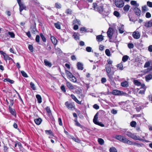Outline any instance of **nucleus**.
<instances>
[{
	"label": "nucleus",
	"mask_w": 152,
	"mask_h": 152,
	"mask_svg": "<svg viewBox=\"0 0 152 152\" xmlns=\"http://www.w3.org/2000/svg\"><path fill=\"white\" fill-rule=\"evenodd\" d=\"M107 74L111 73L112 72V68H113L112 66H111L110 65L108 64H106L105 66Z\"/></svg>",
	"instance_id": "5"
},
{
	"label": "nucleus",
	"mask_w": 152,
	"mask_h": 152,
	"mask_svg": "<svg viewBox=\"0 0 152 152\" xmlns=\"http://www.w3.org/2000/svg\"><path fill=\"white\" fill-rule=\"evenodd\" d=\"M46 134H52V132L51 130H47L45 131Z\"/></svg>",
	"instance_id": "62"
},
{
	"label": "nucleus",
	"mask_w": 152,
	"mask_h": 152,
	"mask_svg": "<svg viewBox=\"0 0 152 152\" xmlns=\"http://www.w3.org/2000/svg\"><path fill=\"white\" fill-rule=\"evenodd\" d=\"M145 79L147 82L149 80L152 79V75L151 74H149L148 75H146L145 76Z\"/></svg>",
	"instance_id": "21"
},
{
	"label": "nucleus",
	"mask_w": 152,
	"mask_h": 152,
	"mask_svg": "<svg viewBox=\"0 0 152 152\" xmlns=\"http://www.w3.org/2000/svg\"><path fill=\"white\" fill-rule=\"evenodd\" d=\"M71 137L72 139L76 142H79L80 141V140L78 138H76L72 136H71Z\"/></svg>",
	"instance_id": "48"
},
{
	"label": "nucleus",
	"mask_w": 152,
	"mask_h": 152,
	"mask_svg": "<svg viewBox=\"0 0 152 152\" xmlns=\"http://www.w3.org/2000/svg\"><path fill=\"white\" fill-rule=\"evenodd\" d=\"M66 13L68 15H71L72 14V11L70 9H67L66 12Z\"/></svg>",
	"instance_id": "58"
},
{
	"label": "nucleus",
	"mask_w": 152,
	"mask_h": 152,
	"mask_svg": "<svg viewBox=\"0 0 152 152\" xmlns=\"http://www.w3.org/2000/svg\"><path fill=\"white\" fill-rule=\"evenodd\" d=\"M129 58V57L125 55L123 57L122 60L124 62H125L127 61Z\"/></svg>",
	"instance_id": "35"
},
{
	"label": "nucleus",
	"mask_w": 152,
	"mask_h": 152,
	"mask_svg": "<svg viewBox=\"0 0 152 152\" xmlns=\"http://www.w3.org/2000/svg\"><path fill=\"white\" fill-rule=\"evenodd\" d=\"M128 48L130 49L133 48L134 46L132 43H129L128 45Z\"/></svg>",
	"instance_id": "59"
},
{
	"label": "nucleus",
	"mask_w": 152,
	"mask_h": 152,
	"mask_svg": "<svg viewBox=\"0 0 152 152\" xmlns=\"http://www.w3.org/2000/svg\"><path fill=\"white\" fill-rule=\"evenodd\" d=\"M98 113H97L95 115L94 118L93 120V121L94 123L95 124H96V123H97V122H98L97 121L98 117Z\"/></svg>",
	"instance_id": "26"
},
{
	"label": "nucleus",
	"mask_w": 152,
	"mask_h": 152,
	"mask_svg": "<svg viewBox=\"0 0 152 152\" xmlns=\"http://www.w3.org/2000/svg\"><path fill=\"white\" fill-rule=\"evenodd\" d=\"M117 67L120 70H122L123 69V65L121 64H119L117 65Z\"/></svg>",
	"instance_id": "43"
},
{
	"label": "nucleus",
	"mask_w": 152,
	"mask_h": 152,
	"mask_svg": "<svg viewBox=\"0 0 152 152\" xmlns=\"http://www.w3.org/2000/svg\"><path fill=\"white\" fill-rule=\"evenodd\" d=\"M70 80L73 82H76L77 81L75 77H74L73 75V76L72 77H71L70 78H69Z\"/></svg>",
	"instance_id": "38"
},
{
	"label": "nucleus",
	"mask_w": 152,
	"mask_h": 152,
	"mask_svg": "<svg viewBox=\"0 0 152 152\" xmlns=\"http://www.w3.org/2000/svg\"><path fill=\"white\" fill-rule=\"evenodd\" d=\"M96 39L98 42H101L104 39L103 36L102 35L97 36L96 37Z\"/></svg>",
	"instance_id": "19"
},
{
	"label": "nucleus",
	"mask_w": 152,
	"mask_h": 152,
	"mask_svg": "<svg viewBox=\"0 0 152 152\" xmlns=\"http://www.w3.org/2000/svg\"><path fill=\"white\" fill-rule=\"evenodd\" d=\"M147 5L150 7L152 8V2L150 1H148L147 2Z\"/></svg>",
	"instance_id": "54"
},
{
	"label": "nucleus",
	"mask_w": 152,
	"mask_h": 152,
	"mask_svg": "<svg viewBox=\"0 0 152 152\" xmlns=\"http://www.w3.org/2000/svg\"><path fill=\"white\" fill-rule=\"evenodd\" d=\"M103 7L102 5H98L96 7V10L99 12H102L103 11Z\"/></svg>",
	"instance_id": "17"
},
{
	"label": "nucleus",
	"mask_w": 152,
	"mask_h": 152,
	"mask_svg": "<svg viewBox=\"0 0 152 152\" xmlns=\"http://www.w3.org/2000/svg\"><path fill=\"white\" fill-rule=\"evenodd\" d=\"M56 53H60L62 52L61 50L59 48H57L56 49Z\"/></svg>",
	"instance_id": "57"
},
{
	"label": "nucleus",
	"mask_w": 152,
	"mask_h": 152,
	"mask_svg": "<svg viewBox=\"0 0 152 152\" xmlns=\"http://www.w3.org/2000/svg\"><path fill=\"white\" fill-rule=\"evenodd\" d=\"M73 37L74 39L76 40L79 39V34L78 33H75L73 35Z\"/></svg>",
	"instance_id": "24"
},
{
	"label": "nucleus",
	"mask_w": 152,
	"mask_h": 152,
	"mask_svg": "<svg viewBox=\"0 0 152 152\" xmlns=\"http://www.w3.org/2000/svg\"><path fill=\"white\" fill-rule=\"evenodd\" d=\"M40 36L43 41L44 42H46V39L43 34L42 33H40Z\"/></svg>",
	"instance_id": "41"
},
{
	"label": "nucleus",
	"mask_w": 152,
	"mask_h": 152,
	"mask_svg": "<svg viewBox=\"0 0 152 152\" xmlns=\"http://www.w3.org/2000/svg\"><path fill=\"white\" fill-rule=\"evenodd\" d=\"M61 89L63 92H66V90L65 89V87L64 85H62L61 86Z\"/></svg>",
	"instance_id": "60"
},
{
	"label": "nucleus",
	"mask_w": 152,
	"mask_h": 152,
	"mask_svg": "<svg viewBox=\"0 0 152 152\" xmlns=\"http://www.w3.org/2000/svg\"><path fill=\"white\" fill-rule=\"evenodd\" d=\"M50 39L52 43L54 45H56L57 43V40L53 36H51Z\"/></svg>",
	"instance_id": "16"
},
{
	"label": "nucleus",
	"mask_w": 152,
	"mask_h": 152,
	"mask_svg": "<svg viewBox=\"0 0 152 152\" xmlns=\"http://www.w3.org/2000/svg\"><path fill=\"white\" fill-rule=\"evenodd\" d=\"M129 8L130 6L129 5H126L124 7V10L125 11H128L129 10Z\"/></svg>",
	"instance_id": "42"
},
{
	"label": "nucleus",
	"mask_w": 152,
	"mask_h": 152,
	"mask_svg": "<svg viewBox=\"0 0 152 152\" xmlns=\"http://www.w3.org/2000/svg\"><path fill=\"white\" fill-rule=\"evenodd\" d=\"M66 85L70 89L72 90L74 89L75 88L74 86H73L71 83L67 81L66 82Z\"/></svg>",
	"instance_id": "14"
},
{
	"label": "nucleus",
	"mask_w": 152,
	"mask_h": 152,
	"mask_svg": "<svg viewBox=\"0 0 152 152\" xmlns=\"http://www.w3.org/2000/svg\"><path fill=\"white\" fill-rule=\"evenodd\" d=\"M110 152H117L116 149L114 147H112L110 149Z\"/></svg>",
	"instance_id": "39"
},
{
	"label": "nucleus",
	"mask_w": 152,
	"mask_h": 152,
	"mask_svg": "<svg viewBox=\"0 0 152 152\" xmlns=\"http://www.w3.org/2000/svg\"><path fill=\"white\" fill-rule=\"evenodd\" d=\"M113 14L117 17H118L119 16L120 14L118 12L116 11H115L114 12Z\"/></svg>",
	"instance_id": "55"
},
{
	"label": "nucleus",
	"mask_w": 152,
	"mask_h": 152,
	"mask_svg": "<svg viewBox=\"0 0 152 152\" xmlns=\"http://www.w3.org/2000/svg\"><path fill=\"white\" fill-rule=\"evenodd\" d=\"M145 26L147 28L152 26V20L146 22L145 24Z\"/></svg>",
	"instance_id": "15"
},
{
	"label": "nucleus",
	"mask_w": 152,
	"mask_h": 152,
	"mask_svg": "<svg viewBox=\"0 0 152 152\" xmlns=\"http://www.w3.org/2000/svg\"><path fill=\"white\" fill-rule=\"evenodd\" d=\"M134 11L135 14L138 16H140L141 14V11L137 7L134 8Z\"/></svg>",
	"instance_id": "11"
},
{
	"label": "nucleus",
	"mask_w": 152,
	"mask_h": 152,
	"mask_svg": "<svg viewBox=\"0 0 152 152\" xmlns=\"http://www.w3.org/2000/svg\"><path fill=\"white\" fill-rule=\"evenodd\" d=\"M28 48L29 50L31 52H32L33 51V46L31 45H29L28 46Z\"/></svg>",
	"instance_id": "53"
},
{
	"label": "nucleus",
	"mask_w": 152,
	"mask_h": 152,
	"mask_svg": "<svg viewBox=\"0 0 152 152\" xmlns=\"http://www.w3.org/2000/svg\"><path fill=\"white\" fill-rule=\"evenodd\" d=\"M65 104L69 109L71 110H72L73 109L74 107V104L72 103H69L68 102H66L65 103Z\"/></svg>",
	"instance_id": "8"
},
{
	"label": "nucleus",
	"mask_w": 152,
	"mask_h": 152,
	"mask_svg": "<svg viewBox=\"0 0 152 152\" xmlns=\"http://www.w3.org/2000/svg\"><path fill=\"white\" fill-rule=\"evenodd\" d=\"M98 141L99 143L101 145H102L104 144V140L102 138H99Z\"/></svg>",
	"instance_id": "37"
},
{
	"label": "nucleus",
	"mask_w": 152,
	"mask_h": 152,
	"mask_svg": "<svg viewBox=\"0 0 152 152\" xmlns=\"http://www.w3.org/2000/svg\"><path fill=\"white\" fill-rule=\"evenodd\" d=\"M65 73L69 78H70L71 77L73 76V75L72 73L67 70H65Z\"/></svg>",
	"instance_id": "23"
},
{
	"label": "nucleus",
	"mask_w": 152,
	"mask_h": 152,
	"mask_svg": "<svg viewBox=\"0 0 152 152\" xmlns=\"http://www.w3.org/2000/svg\"><path fill=\"white\" fill-rule=\"evenodd\" d=\"M124 26L122 25L121 26V28H118V29L119 30V32L121 34H122L124 32Z\"/></svg>",
	"instance_id": "32"
},
{
	"label": "nucleus",
	"mask_w": 152,
	"mask_h": 152,
	"mask_svg": "<svg viewBox=\"0 0 152 152\" xmlns=\"http://www.w3.org/2000/svg\"><path fill=\"white\" fill-rule=\"evenodd\" d=\"M9 109L10 112L12 115L14 116L16 115V113L14 109L10 107H9Z\"/></svg>",
	"instance_id": "20"
},
{
	"label": "nucleus",
	"mask_w": 152,
	"mask_h": 152,
	"mask_svg": "<svg viewBox=\"0 0 152 152\" xmlns=\"http://www.w3.org/2000/svg\"><path fill=\"white\" fill-rule=\"evenodd\" d=\"M136 124V123L135 121H133L130 123V125L132 127H135Z\"/></svg>",
	"instance_id": "44"
},
{
	"label": "nucleus",
	"mask_w": 152,
	"mask_h": 152,
	"mask_svg": "<svg viewBox=\"0 0 152 152\" xmlns=\"http://www.w3.org/2000/svg\"><path fill=\"white\" fill-rule=\"evenodd\" d=\"M46 110L49 116L51 117L52 116V114L50 107H47L46 108Z\"/></svg>",
	"instance_id": "22"
},
{
	"label": "nucleus",
	"mask_w": 152,
	"mask_h": 152,
	"mask_svg": "<svg viewBox=\"0 0 152 152\" xmlns=\"http://www.w3.org/2000/svg\"><path fill=\"white\" fill-rule=\"evenodd\" d=\"M148 9L146 5H145L142 7V11L143 12H145L148 10Z\"/></svg>",
	"instance_id": "29"
},
{
	"label": "nucleus",
	"mask_w": 152,
	"mask_h": 152,
	"mask_svg": "<svg viewBox=\"0 0 152 152\" xmlns=\"http://www.w3.org/2000/svg\"><path fill=\"white\" fill-rule=\"evenodd\" d=\"M31 32L33 34H35L37 32L36 29L35 28H31Z\"/></svg>",
	"instance_id": "45"
},
{
	"label": "nucleus",
	"mask_w": 152,
	"mask_h": 152,
	"mask_svg": "<svg viewBox=\"0 0 152 152\" xmlns=\"http://www.w3.org/2000/svg\"><path fill=\"white\" fill-rule=\"evenodd\" d=\"M151 14L149 12H146L145 15V17L147 18H151Z\"/></svg>",
	"instance_id": "56"
},
{
	"label": "nucleus",
	"mask_w": 152,
	"mask_h": 152,
	"mask_svg": "<svg viewBox=\"0 0 152 152\" xmlns=\"http://www.w3.org/2000/svg\"><path fill=\"white\" fill-rule=\"evenodd\" d=\"M116 138L118 140L124 142V143H127V144H130V140L125 137H123L121 135H117L116 136Z\"/></svg>",
	"instance_id": "1"
},
{
	"label": "nucleus",
	"mask_w": 152,
	"mask_h": 152,
	"mask_svg": "<svg viewBox=\"0 0 152 152\" xmlns=\"http://www.w3.org/2000/svg\"><path fill=\"white\" fill-rule=\"evenodd\" d=\"M121 85L124 87H127L129 86V84L126 81H124L121 83Z\"/></svg>",
	"instance_id": "25"
},
{
	"label": "nucleus",
	"mask_w": 152,
	"mask_h": 152,
	"mask_svg": "<svg viewBox=\"0 0 152 152\" xmlns=\"http://www.w3.org/2000/svg\"><path fill=\"white\" fill-rule=\"evenodd\" d=\"M132 36L135 39H139L140 37V34L137 31H134L133 33Z\"/></svg>",
	"instance_id": "10"
},
{
	"label": "nucleus",
	"mask_w": 152,
	"mask_h": 152,
	"mask_svg": "<svg viewBox=\"0 0 152 152\" xmlns=\"http://www.w3.org/2000/svg\"><path fill=\"white\" fill-rule=\"evenodd\" d=\"M148 50L150 52H152V45H150L148 47Z\"/></svg>",
	"instance_id": "64"
},
{
	"label": "nucleus",
	"mask_w": 152,
	"mask_h": 152,
	"mask_svg": "<svg viewBox=\"0 0 152 152\" xmlns=\"http://www.w3.org/2000/svg\"><path fill=\"white\" fill-rule=\"evenodd\" d=\"M4 59L5 60H10L11 59V58L8 55H7L6 53H5L4 56H3Z\"/></svg>",
	"instance_id": "33"
},
{
	"label": "nucleus",
	"mask_w": 152,
	"mask_h": 152,
	"mask_svg": "<svg viewBox=\"0 0 152 152\" xmlns=\"http://www.w3.org/2000/svg\"><path fill=\"white\" fill-rule=\"evenodd\" d=\"M8 34L9 35H10V36L11 38H15V35L14 34V33H13V32H8Z\"/></svg>",
	"instance_id": "49"
},
{
	"label": "nucleus",
	"mask_w": 152,
	"mask_h": 152,
	"mask_svg": "<svg viewBox=\"0 0 152 152\" xmlns=\"http://www.w3.org/2000/svg\"><path fill=\"white\" fill-rule=\"evenodd\" d=\"M146 87H145L144 88H141V89L139 91L138 93L141 94H144L146 90Z\"/></svg>",
	"instance_id": "30"
},
{
	"label": "nucleus",
	"mask_w": 152,
	"mask_h": 152,
	"mask_svg": "<svg viewBox=\"0 0 152 152\" xmlns=\"http://www.w3.org/2000/svg\"><path fill=\"white\" fill-rule=\"evenodd\" d=\"M152 61L151 60L146 62L145 64L144 65V68H147L150 66L151 64V63Z\"/></svg>",
	"instance_id": "27"
},
{
	"label": "nucleus",
	"mask_w": 152,
	"mask_h": 152,
	"mask_svg": "<svg viewBox=\"0 0 152 152\" xmlns=\"http://www.w3.org/2000/svg\"><path fill=\"white\" fill-rule=\"evenodd\" d=\"M77 68L79 70H83V64L80 62H78L77 63Z\"/></svg>",
	"instance_id": "18"
},
{
	"label": "nucleus",
	"mask_w": 152,
	"mask_h": 152,
	"mask_svg": "<svg viewBox=\"0 0 152 152\" xmlns=\"http://www.w3.org/2000/svg\"><path fill=\"white\" fill-rule=\"evenodd\" d=\"M21 73L24 77H28L27 75L24 71H21Z\"/></svg>",
	"instance_id": "46"
},
{
	"label": "nucleus",
	"mask_w": 152,
	"mask_h": 152,
	"mask_svg": "<svg viewBox=\"0 0 152 152\" xmlns=\"http://www.w3.org/2000/svg\"><path fill=\"white\" fill-rule=\"evenodd\" d=\"M107 63L106 64H108L109 65H110L111 66H112V64L113 62V61L110 60V59H109L107 60Z\"/></svg>",
	"instance_id": "51"
},
{
	"label": "nucleus",
	"mask_w": 152,
	"mask_h": 152,
	"mask_svg": "<svg viewBox=\"0 0 152 152\" xmlns=\"http://www.w3.org/2000/svg\"><path fill=\"white\" fill-rule=\"evenodd\" d=\"M54 26L56 28L58 29H61L60 25L59 22H57L56 23H55Z\"/></svg>",
	"instance_id": "36"
},
{
	"label": "nucleus",
	"mask_w": 152,
	"mask_h": 152,
	"mask_svg": "<svg viewBox=\"0 0 152 152\" xmlns=\"http://www.w3.org/2000/svg\"><path fill=\"white\" fill-rule=\"evenodd\" d=\"M71 96L72 98L77 104H81V102L78 100L74 94H71Z\"/></svg>",
	"instance_id": "13"
},
{
	"label": "nucleus",
	"mask_w": 152,
	"mask_h": 152,
	"mask_svg": "<svg viewBox=\"0 0 152 152\" xmlns=\"http://www.w3.org/2000/svg\"><path fill=\"white\" fill-rule=\"evenodd\" d=\"M112 93V94L115 95H123L124 94H124L123 91L118 90H113Z\"/></svg>",
	"instance_id": "6"
},
{
	"label": "nucleus",
	"mask_w": 152,
	"mask_h": 152,
	"mask_svg": "<svg viewBox=\"0 0 152 152\" xmlns=\"http://www.w3.org/2000/svg\"><path fill=\"white\" fill-rule=\"evenodd\" d=\"M115 4L116 7L119 8L123 7L124 5V3L123 0H115Z\"/></svg>",
	"instance_id": "3"
},
{
	"label": "nucleus",
	"mask_w": 152,
	"mask_h": 152,
	"mask_svg": "<svg viewBox=\"0 0 152 152\" xmlns=\"http://www.w3.org/2000/svg\"><path fill=\"white\" fill-rule=\"evenodd\" d=\"M131 5H134L136 7L139 6V4L137 3L136 1H132L131 2Z\"/></svg>",
	"instance_id": "31"
},
{
	"label": "nucleus",
	"mask_w": 152,
	"mask_h": 152,
	"mask_svg": "<svg viewBox=\"0 0 152 152\" xmlns=\"http://www.w3.org/2000/svg\"><path fill=\"white\" fill-rule=\"evenodd\" d=\"M131 138L135 140H137L140 141H143V140L142 138H140L139 136H137L136 135H135L134 134L132 133L131 136L130 137Z\"/></svg>",
	"instance_id": "12"
},
{
	"label": "nucleus",
	"mask_w": 152,
	"mask_h": 152,
	"mask_svg": "<svg viewBox=\"0 0 152 152\" xmlns=\"http://www.w3.org/2000/svg\"><path fill=\"white\" fill-rule=\"evenodd\" d=\"M30 85L31 88L34 90H35L36 89V87H35V85L32 82H31L30 83Z\"/></svg>",
	"instance_id": "40"
},
{
	"label": "nucleus",
	"mask_w": 152,
	"mask_h": 152,
	"mask_svg": "<svg viewBox=\"0 0 152 152\" xmlns=\"http://www.w3.org/2000/svg\"><path fill=\"white\" fill-rule=\"evenodd\" d=\"M96 125H98L99 126H101V127L104 126V125L102 122H99L98 121L97 123L96 124Z\"/></svg>",
	"instance_id": "63"
},
{
	"label": "nucleus",
	"mask_w": 152,
	"mask_h": 152,
	"mask_svg": "<svg viewBox=\"0 0 152 152\" xmlns=\"http://www.w3.org/2000/svg\"><path fill=\"white\" fill-rule=\"evenodd\" d=\"M17 1L19 6L20 12H21L23 10L26 8V6L21 2V0H17Z\"/></svg>",
	"instance_id": "4"
},
{
	"label": "nucleus",
	"mask_w": 152,
	"mask_h": 152,
	"mask_svg": "<svg viewBox=\"0 0 152 152\" xmlns=\"http://www.w3.org/2000/svg\"><path fill=\"white\" fill-rule=\"evenodd\" d=\"M44 62L45 65L48 66L50 67L51 66V63L50 62L48 61L46 59L44 61Z\"/></svg>",
	"instance_id": "28"
},
{
	"label": "nucleus",
	"mask_w": 152,
	"mask_h": 152,
	"mask_svg": "<svg viewBox=\"0 0 152 152\" xmlns=\"http://www.w3.org/2000/svg\"><path fill=\"white\" fill-rule=\"evenodd\" d=\"M125 135H126L128 137H130L132 135V133L130 132H125Z\"/></svg>",
	"instance_id": "50"
},
{
	"label": "nucleus",
	"mask_w": 152,
	"mask_h": 152,
	"mask_svg": "<svg viewBox=\"0 0 152 152\" xmlns=\"http://www.w3.org/2000/svg\"><path fill=\"white\" fill-rule=\"evenodd\" d=\"M4 81L5 82L7 81L11 84L13 83L14 82V81L13 80H11L10 79L8 78L4 79Z\"/></svg>",
	"instance_id": "34"
},
{
	"label": "nucleus",
	"mask_w": 152,
	"mask_h": 152,
	"mask_svg": "<svg viewBox=\"0 0 152 152\" xmlns=\"http://www.w3.org/2000/svg\"><path fill=\"white\" fill-rule=\"evenodd\" d=\"M113 29L112 28H109L107 31V36L110 39H112V35L113 34Z\"/></svg>",
	"instance_id": "9"
},
{
	"label": "nucleus",
	"mask_w": 152,
	"mask_h": 152,
	"mask_svg": "<svg viewBox=\"0 0 152 152\" xmlns=\"http://www.w3.org/2000/svg\"><path fill=\"white\" fill-rule=\"evenodd\" d=\"M114 72L113 71L111 73L107 74V75L108 77V80L110 82V84L112 85H114L115 84L114 81V78L113 77V75L114 74Z\"/></svg>",
	"instance_id": "2"
},
{
	"label": "nucleus",
	"mask_w": 152,
	"mask_h": 152,
	"mask_svg": "<svg viewBox=\"0 0 152 152\" xmlns=\"http://www.w3.org/2000/svg\"><path fill=\"white\" fill-rule=\"evenodd\" d=\"M134 84L136 85L139 86L141 85V83L137 80H134Z\"/></svg>",
	"instance_id": "47"
},
{
	"label": "nucleus",
	"mask_w": 152,
	"mask_h": 152,
	"mask_svg": "<svg viewBox=\"0 0 152 152\" xmlns=\"http://www.w3.org/2000/svg\"><path fill=\"white\" fill-rule=\"evenodd\" d=\"M86 50L88 52H91V51L92 48L90 47H87L86 48Z\"/></svg>",
	"instance_id": "61"
},
{
	"label": "nucleus",
	"mask_w": 152,
	"mask_h": 152,
	"mask_svg": "<svg viewBox=\"0 0 152 152\" xmlns=\"http://www.w3.org/2000/svg\"><path fill=\"white\" fill-rule=\"evenodd\" d=\"M105 53L107 56H110V50L108 49H106L105 50Z\"/></svg>",
	"instance_id": "52"
},
{
	"label": "nucleus",
	"mask_w": 152,
	"mask_h": 152,
	"mask_svg": "<svg viewBox=\"0 0 152 152\" xmlns=\"http://www.w3.org/2000/svg\"><path fill=\"white\" fill-rule=\"evenodd\" d=\"M130 144H129V145H134L137 146L138 147H143L144 146V144L142 143H138L137 142H134L130 140Z\"/></svg>",
	"instance_id": "7"
}]
</instances>
